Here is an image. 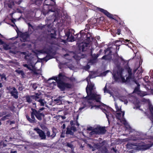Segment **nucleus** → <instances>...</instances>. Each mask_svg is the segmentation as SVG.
I'll return each mask as SVG.
<instances>
[{"instance_id":"1","label":"nucleus","mask_w":153,"mask_h":153,"mask_svg":"<svg viewBox=\"0 0 153 153\" xmlns=\"http://www.w3.org/2000/svg\"><path fill=\"white\" fill-rule=\"evenodd\" d=\"M32 3L39 6L41 4L43 0H31ZM55 2L54 0H44L42 12L45 15L48 14L50 12H54L55 10L53 5H55Z\"/></svg>"},{"instance_id":"2","label":"nucleus","mask_w":153,"mask_h":153,"mask_svg":"<svg viewBox=\"0 0 153 153\" xmlns=\"http://www.w3.org/2000/svg\"><path fill=\"white\" fill-rule=\"evenodd\" d=\"M85 98L87 100L88 104L91 106V108L93 107L100 108H102L101 107L102 106L104 108L106 107V105L100 101L101 96L100 95L97 94L95 93L91 94V95H89L88 94V96Z\"/></svg>"},{"instance_id":"3","label":"nucleus","mask_w":153,"mask_h":153,"mask_svg":"<svg viewBox=\"0 0 153 153\" xmlns=\"http://www.w3.org/2000/svg\"><path fill=\"white\" fill-rule=\"evenodd\" d=\"M32 111L30 112L31 113V117L28 115H26V118L27 120L30 123H34L36 122V119L35 116L36 118L39 121H41L42 120V118H41L39 115L38 114L35 108H31Z\"/></svg>"},{"instance_id":"4","label":"nucleus","mask_w":153,"mask_h":153,"mask_svg":"<svg viewBox=\"0 0 153 153\" xmlns=\"http://www.w3.org/2000/svg\"><path fill=\"white\" fill-rule=\"evenodd\" d=\"M85 39H82V41H83L85 42H86L85 44V45L82 43L81 45L79 46V50L82 51V52L85 51V47L87 46V45L89 44L91 41V39H92V35L91 33H88L86 35H85Z\"/></svg>"},{"instance_id":"5","label":"nucleus","mask_w":153,"mask_h":153,"mask_svg":"<svg viewBox=\"0 0 153 153\" xmlns=\"http://www.w3.org/2000/svg\"><path fill=\"white\" fill-rule=\"evenodd\" d=\"M57 86L61 91H63L67 89L71 88V85L69 83L64 82L63 81L57 83Z\"/></svg>"},{"instance_id":"6","label":"nucleus","mask_w":153,"mask_h":153,"mask_svg":"<svg viewBox=\"0 0 153 153\" xmlns=\"http://www.w3.org/2000/svg\"><path fill=\"white\" fill-rule=\"evenodd\" d=\"M106 132L105 127L100 126L93 129L92 131L90 133L91 134H104Z\"/></svg>"},{"instance_id":"7","label":"nucleus","mask_w":153,"mask_h":153,"mask_svg":"<svg viewBox=\"0 0 153 153\" xmlns=\"http://www.w3.org/2000/svg\"><path fill=\"white\" fill-rule=\"evenodd\" d=\"M118 70L117 71V74L114 73L113 74V78L115 82H119L120 80V77L122 76L123 75L124 69L122 67L117 68Z\"/></svg>"},{"instance_id":"8","label":"nucleus","mask_w":153,"mask_h":153,"mask_svg":"<svg viewBox=\"0 0 153 153\" xmlns=\"http://www.w3.org/2000/svg\"><path fill=\"white\" fill-rule=\"evenodd\" d=\"M115 60L116 65L117 68L121 67H120L121 63H122V65H123L126 64L128 66V62L124 60L122 57H119L115 59Z\"/></svg>"},{"instance_id":"9","label":"nucleus","mask_w":153,"mask_h":153,"mask_svg":"<svg viewBox=\"0 0 153 153\" xmlns=\"http://www.w3.org/2000/svg\"><path fill=\"white\" fill-rule=\"evenodd\" d=\"M47 25H39L37 27L38 29H40V30H42L44 28H45V27L46 26L48 28V29L50 27V25H51V23L52 22L53 23L55 21V19H47ZM48 31H49L48 30Z\"/></svg>"},{"instance_id":"10","label":"nucleus","mask_w":153,"mask_h":153,"mask_svg":"<svg viewBox=\"0 0 153 153\" xmlns=\"http://www.w3.org/2000/svg\"><path fill=\"white\" fill-rule=\"evenodd\" d=\"M94 84L90 82L86 88V91L87 94V96L88 94L89 95H91V94L93 93L92 91L94 90Z\"/></svg>"},{"instance_id":"11","label":"nucleus","mask_w":153,"mask_h":153,"mask_svg":"<svg viewBox=\"0 0 153 153\" xmlns=\"http://www.w3.org/2000/svg\"><path fill=\"white\" fill-rule=\"evenodd\" d=\"M98 10L99 11L103 13L108 18L113 19H115L113 17V15L108 12L107 10L100 8H98Z\"/></svg>"},{"instance_id":"12","label":"nucleus","mask_w":153,"mask_h":153,"mask_svg":"<svg viewBox=\"0 0 153 153\" xmlns=\"http://www.w3.org/2000/svg\"><path fill=\"white\" fill-rule=\"evenodd\" d=\"M128 68H126V69L128 74V76L126 77L127 80L129 81L130 79H134V74H133L132 72V70L130 68L128 67Z\"/></svg>"},{"instance_id":"13","label":"nucleus","mask_w":153,"mask_h":153,"mask_svg":"<svg viewBox=\"0 0 153 153\" xmlns=\"http://www.w3.org/2000/svg\"><path fill=\"white\" fill-rule=\"evenodd\" d=\"M86 34L84 32V31L83 30H81L79 33L77 34V36L76 37V39L79 40V41H81L82 39H85L84 35H86Z\"/></svg>"},{"instance_id":"14","label":"nucleus","mask_w":153,"mask_h":153,"mask_svg":"<svg viewBox=\"0 0 153 153\" xmlns=\"http://www.w3.org/2000/svg\"><path fill=\"white\" fill-rule=\"evenodd\" d=\"M35 130H36L38 134H39V137L42 140H45L46 139V135L44 132L42 130L39 128H35Z\"/></svg>"},{"instance_id":"15","label":"nucleus","mask_w":153,"mask_h":153,"mask_svg":"<svg viewBox=\"0 0 153 153\" xmlns=\"http://www.w3.org/2000/svg\"><path fill=\"white\" fill-rule=\"evenodd\" d=\"M33 145L36 148L47 146V144L46 143L42 142H35L33 143Z\"/></svg>"},{"instance_id":"16","label":"nucleus","mask_w":153,"mask_h":153,"mask_svg":"<svg viewBox=\"0 0 153 153\" xmlns=\"http://www.w3.org/2000/svg\"><path fill=\"white\" fill-rule=\"evenodd\" d=\"M41 95L42 94L41 93H36L34 95H31V97L32 99L38 102L39 100H41L42 98Z\"/></svg>"},{"instance_id":"17","label":"nucleus","mask_w":153,"mask_h":153,"mask_svg":"<svg viewBox=\"0 0 153 153\" xmlns=\"http://www.w3.org/2000/svg\"><path fill=\"white\" fill-rule=\"evenodd\" d=\"M10 94L11 96L15 99H17L18 98L19 93L16 88H13V91H10Z\"/></svg>"},{"instance_id":"18","label":"nucleus","mask_w":153,"mask_h":153,"mask_svg":"<svg viewBox=\"0 0 153 153\" xmlns=\"http://www.w3.org/2000/svg\"><path fill=\"white\" fill-rule=\"evenodd\" d=\"M45 108L44 107H42L40 108L38 110H36V111L38 114L39 115V116L41 118H42V117H44L45 116V114L43 113H41V111L45 109Z\"/></svg>"},{"instance_id":"19","label":"nucleus","mask_w":153,"mask_h":153,"mask_svg":"<svg viewBox=\"0 0 153 153\" xmlns=\"http://www.w3.org/2000/svg\"><path fill=\"white\" fill-rule=\"evenodd\" d=\"M65 75H63L62 73H59L58 76V80L57 82H62L63 81L64 77H65Z\"/></svg>"},{"instance_id":"20","label":"nucleus","mask_w":153,"mask_h":153,"mask_svg":"<svg viewBox=\"0 0 153 153\" xmlns=\"http://www.w3.org/2000/svg\"><path fill=\"white\" fill-rule=\"evenodd\" d=\"M15 88L14 87L11 86H7L6 87V90L7 91V93L8 94L10 93V91H12L13 90V88Z\"/></svg>"},{"instance_id":"21","label":"nucleus","mask_w":153,"mask_h":153,"mask_svg":"<svg viewBox=\"0 0 153 153\" xmlns=\"http://www.w3.org/2000/svg\"><path fill=\"white\" fill-rule=\"evenodd\" d=\"M53 58V56L51 55H48L44 58L42 59H41L43 60L44 61L47 62L48 60L51 59Z\"/></svg>"},{"instance_id":"22","label":"nucleus","mask_w":153,"mask_h":153,"mask_svg":"<svg viewBox=\"0 0 153 153\" xmlns=\"http://www.w3.org/2000/svg\"><path fill=\"white\" fill-rule=\"evenodd\" d=\"M29 36L28 34L26 33H22L21 34V37L23 38L24 42L26 41L27 39Z\"/></svg>"},{"instance_id":"23","label":"nucleus","mask_w":153,"mask_h":153,"mask_svg":"<svg viewBox=\"0 0 153 153\" xmlns=\"http://www.w3.org/2000/svg\"><path fill=\"white\" fill-rule=\"evenodd\" d=\"M67 130L66 134H70L73 135L74 134V132L72 131L70 127H67L66 128Z\"/></svg>"},{"instance_id":"24","label":"nucleus","mask_w":153,"mask_h":153,"mask_svg":"<svg viewBox=\"0 0 153 153\" xmlns=\"http://www.w3.org/2000/svg\"><path fill=\"white\" fill-rule=\"evenodd\" d=\"M25 98L26 100V102L29 103H30L32 102V100L31 99V96L26 95L25 96Z\"/></svg>"},{"instance_id":"25","label":"nucleus","mask_w":153,"mask_h":153,"mask_svg":"<svg viewBox=\"0 0 153 153\" xmlns=\"http://www.w3.org/2000/svg\"><path fill=\"white\" fill-rule=\"evenodd\" d=\"M53 31L54 33H51L48 35V36L50 37L51 38H56V32L55 30H52Z\"/></svg>"},{"instance_id":"26","label":"nucleus","mask_w":153,"mask_h":153,"mask_svg":"<svg viewBox=\"0 0 153 153\" xmlns=\"http://www.w3.org/2000/svg\"><path fill=\"white\" fill-rule=\"evenodd\" d=\"M10 114H8L6 115L5 116H3L0 120V121H3L5 120L8 119L9 118H8V117H10Z\"/></svg>"},{"instance_id":"27","label":"nucleus","mask_w":153,"mask_h":153,"mask_svg":"<svg viewBox=\"0 0 153 153\" xmlns=\"http://www.w3.org/2000/svg\"><path fill=\"white\" fill-rule=\"evenodd\" d=\"M38 102L40 103V105L41 106H44L46 103L45 100L43 99L42 98L41 100H39Z\"/></svg>"},{"instance_id":"28","label":"nucleus","mask_w":153,"mask_h":153,"mask_svg":"<svg viewBox=\"0 0 153 153\" xmlns=\"http://www.w3.org/2000/svg\"><path fill=\"white\" fill-rule=\"evenodd\" d=\"M52 132L53 133L51 135V137H52V138H53L54 137L56 134V128L53 127L52 128Z\"/></svg>"},{"instance_id":"29","label":"nucleus","mask_w":153,"mask_h":153,"mask_svg":"<svg viewBox=\"0 0 153 153\" xmlns=\"http://www.w3.org/2000/svg\"><path fill=\"white\" fill-rule=\"evenodd\" d=\"M102 59L105 60H110L111 59V57L108 55H105L102 57Z\"/></svg>"},{"instance_id":"30","label":"nucleus","mask_w":153,"mask_h":153,"mask_svg":"<svg viewBox=\"0 0 153 153\" xmlns=\"http://www.w3.org/2000/svg\"><path fill=\"white\" fill-rule=\"evenodd\" d=\"M15 72L19 74H20L23 77L25 75V74L22 70H16Z\"/></svg>"},{"instance_id":"31","label":"nucleus","mask_w":153,"mask_h":153,"mask_svg":"<svg viewBox=\"0 0 153 153\" xmlns=\"http://www.w3.org/2000/svg\"><path fill=\"white\" fill-rule=\"evenodd\" d=\"M51 52L52 51L51 50L48 48L46 49L45 51H43V53H46L48 55H50Z\"/></svg>"},{"instance_id":"32","label":"nucleus","mask_w":153,"mask_h":153,"mask_svg":"<svg viewBox=\"0 0 153 153\" xmlns=\"http://www.w3.org/2000/svg\"><path fill=\"white\" fill-rule=\"evenodd\" d=\"M74 37L71 34V36L69 37V38L67 39L68 41L69 42H72L74 41Z\"/></svg>"},{"instance_id":"33","label":"nucleus","mask_w":153,"mask_h":153,"mask_svg":"<svg viewBox=\"0 0 153 153\" xmlns=\"http://www.w3.org/2000/svg\"><path fill=\"white\" fill-rule=\"evenodd\" d=\"M120 79H121L122 82V83H124L126 82L127 81H128V80H127V79H125V78L123 76H122L120 77Z\"/></svg>"},{"instance_id":"34","label":"nucleus","mask_w":153,"mask_h":153,"mask_svg":"<svg viewBox=\"0 0 153 153\" xmlns=\"http://www.w3.org/2000/svg\"><path fill=\"white\" fill-rule=\"evenodd\" d=\"M140 85H138V86H137L135 88L134 91V92L136 93L140 91L139 90L140 88Z\"/></svg>"},{"instance_id":"35","label":"nucleus","mask_w":153,"mask_h":153,"mask_svg":"<svg viewBox=\"0 0 153 153\" xmlns=\"http://www.w3.org/2000/svg\"><path fill=\"white\" fill-rule=\"evenodd\" d=\"M78 117H79L78 115H77L76 116V118H74V121L76 122V125H77L78 126H79V123L77 121V120L78 119Z\"/></svg>"},{"instance_id":"36","label":"nucleus","mask_w":153,"mask_h":153,"mask_svg":"<svg viewBox=\"0 0 153 153\" xmlns=\"http://www.w3.org/2000/svg\"><path fill=\"white\" fill-rule=\"evenodd\" d=\"M121 32V30L120 29H118L117 30V31H115V34L114 35L113 34V36L114 37L115 36H116V34H117L118 35H119Z\"/></svg>"},{"instance_id":"37","label":"nucleus","mask_w":153,"mask_h":153,"mask_svg":"<svg viewBox=\"0 0 153 153\" xmlns=\"http://www.w3.org/2000/svg\"><path fill=\"white\" fill-rule=\"evenodd\" d=\"M120 42V41L118 40H116L115 42V45L116 46V49L117 50V49L118 51H119V46L120 45L116 44V43L117 42Z\"/></svg>"},{"instance_id":"38","label":"nucleus","mask_w":153,"mask_h":153,"mask_svg":"<svg viewBox=\"0 0 153 153\" xmlns=\"http://www.w3.org/2000/svg\"><path fill=\"white\" fill-rule=\"evenodd\" d=\"M121 116V113H117L116 115V118L118 120L120 119V117Z\"/></svg>"},{"instance_id":"39","label":"nucleus","mask_w":153,"mask_h":153,"mask_svg":"<svg viewBox=\"0 0 153 153\" xmlns=\"http://www.w3.org/2000/svg\"><path fill=\"white\" fill-rule=\"evenodd\" d=\"M71 33L70 31H68L65 33V36L67 37V39L68 38H69V37L70 36Z\"/></svg>"},{"instance_id":"40","label":"nucleus","mask_w":153,"mask_h":153,"mask_svg":"<svg viewBox=\"0 0 153 153\" xmlns=\"http://www.w3.org/2000/svg\"><path fill=\"white\" fill-rule=\"evenodd\" d=\"M51 79L54 80H55L56 81V82H57V80H58V76H53L52 78H49L48 79V81H49Z\"/></svg>"},{"instance_id":"41","label":"nucleus","mask_w":153,"mask_h":153,"mask_svg":"<svg viewBox=\"0 0 153 153\" xmlns=\"http://www.w3.org/2000/svg\"><path fill=\"white\" fill-rule=\"evenodd\" d=\"M99 54H96L95 53H94V54L93 55H92V57L94 59H96L99 56Z\"/></svg>"},{"instance_id":"42","label":"nucleus","mask_w":153,"mask_h":153,"mask_svg":"<svg viewBox=\"0 0 153 153\" xmlns=\"http://www.w3.org/2000/svg\"><path fill=\"white\" fill-rule=\"evenodd\" d=\"M23 66L24 67L27 68L28 69L30 70H32V69L30 66H29L27 64H25L23 65Z\"/></svg>"},{"instance_id":"43","label":"nucleus","mask_w":153,"mask_h":153,"mask_svg":"<svg viewBox=\"0 0 153 153\" xmlns=\"http://www.w3.org/2000/svg\"><path fill=\"white\" fill-rule=\"evenodd\" d=\"M66 146L71 148H72L73 146V145L72 144L69 143H67Z\"/></svg>"},{"instance_id":"44","label":"nucleus","mask_w":153,"mask_h":153,"mask_svg":"<svg viewBox=\"0 0 153 153\" xmlns=\"http://www.w3.org/2000/svg\"><path fill=\"white\" fill-rule=\"evenodd\" d=\"M1 79L2 81L4 79V80H6V78L4 74H2V76H1Z\"/></svg>"},{"instance_id":"45","label":"nucleus","mask_w":153,"mask_h":153,"mask_svg":"<svg viewBox=\"0 0 153 153\" xmlns=\"http://www.w3.org/2000/svg\"><path fill=\"white\" fill-rule=\"evenodd\" d=\"M72 131H73L74 132L76 131V128L74 126H72L70 127Z\"/></svg>"},{"instance_id":"46","label":"nucleus","mask_w":153,"mask_h":153,"mask_svg":"<svg viewBox=\"0 0 153 153\" xmlns=\"http://www.w3.org/2000/svg\"><path fill=\"white\" fill-rule=\"evenodd\" d=\"M28 27V30L30 29V28L31 27L33 29H34V27L30 23H27Z\"/></svg>"},{"instance_id":"47","label":"nucleus","mask_w":153,"mask_h":153,"mask_svg":"<svg viewBox=\"0 0 153 153\" xmlns=\"http://www.w3.org/2000/svg\"><path fill=\"white\" fill-rule=\"evenodd\" d=\"M17 150L14 149H11L10 153H17Z\"/></svg>"},{"instance_id":"48","label":"nucleus","mask_w":153,"mask_h":153,"mask_svg":"<svg viewBox=\"0 0 153 153\" xmlns=\"http://www.w3.org/2000/svg\"><path fill=\"white\" fill-rule=\"evenodd\" d=\"M90 68V66L89 65H86L84 66V69H85V70H88Z\"/></svg>"},{"instance_id":"49","label":"nucleus","mask_w":153,"mask_h":153,"mask_svg":"<svg viewBox=\"0 0 153 153\" xmlns=\"http://www.w3.org/2000/svg\"><path fill=\"white\" fill-rule=\"evenodd\" d=\"M6 114V112L3 111L0 112V117H3V116Z\"/></svg>"},{"instance_id":"50","label":"nucleus","mask_w":153,"mask_h":153,"mask_svg":"<svg viewBox=\"0 0 153 153\" xmlns=\"http://www.w3.org/2000/svg\"><path fill=\"white\" fill-rule=\"evenodd\" d=\"M149 109L150 110V111L152 113L153 112V106H152V105H149Z\"/></svg>"},{"instance_id":"51","label":"nucleus","mask_w":153,"mask_h":153,"mask_svg":"<svg viewBox=\"0 0 153 153\" xmlns=\"http://www.w3.org/2000/svg\"><path fill=\"white\" fill-rule=\"evenodd\" d=\"M90 29V25L88 24H86L85 26V30H88Z\"/></svg>"},{"instance_id":"52","label":"nucleus","mask_w":153,"mask_h":153,"mask_svg":"<svg viewBox=\"0 0 153 153\" xmlns=\"http://www.w3.org/2000/svg\"><path fill=\"white\" fill-rule=\"evenodd\" d=\"M38 86L36 83H34L32 85V87L34 90H36Z\"/></svg>"},{"instance_id":"53","label":"nucleus","mask_w":153,"mask_h":153,"mask_svg":"<svg viewBox=\"0 0 153 153\" xmlns=\"http://www.w3.org/2000/svg\"><path fill=\"white\" fill-rule=\"evenodd\" d=\"M89 147L91 149L92 151H94L95 149V148L93 147L92 146H91V145H89Z\"/></svg>"},{"instance_id":"54","label":"nucleus","mask_w":153,"mask_h":153,"mask_svg":"<svg viewBox=\"0 0 153 153\" xmlns=\"http://www.w3.org/2000/svg\"><path fill=\"white\" fill-rule=\"evenodd\" d=\"M47 136L48 137H51V133L50 131L48 130L47 131V133H46Z\"/></svg>"},{"instance_id":"55","label":"nucleus","mask_w":153,"mask_h":153,"mask_svg":"<svg viewBox=\"0 0 153 153\" xmlns=\"http://www.w3.org/2000/svg\"><path fill=\"white\" fill-rule=\"evenodd\" d=\"M7 122L9 123L10 122V125H11L12 124H14L15 123V121H10L8 120L7 121Z\"/></svg>"},{"instance_id":"56","label":"nucleus","mask_w":153,"mask_h":153,"mask_svg":"<svg viewBox=\"0 0 153 153\" xmlns=\"http://www.w3.org/2000/svg\"><path fill=\"white\" fill-rule=\"evenodd\" d=\"M115 106L117 111H121V109L119 108L117 106V105L116 104H115Z\"/></svg>"},{"instance_id":"57","label":"nucleus","mask_w":153,"mask_h":153,"mask_svg":"<svg viewBox=\"0 0 153 153\" xmlns=\"http://www.w3.org/2000/svg\"><path fill=\"white\" fill-rule=\"evenodd\" d=\"M24 88L23 86H19L18 88V89L21 91H22L24 89Z\"/></svg>"},{"instance_id":"58","label":"nucleus","mask_w":153,"mask_h":153,"mask_svg":"<svg viewBox=\"0 0 153 153\" xmlns=\"http://www.w3.org/2000/svg\"><path fill=\"white\" fill-rule=\"evenodd\" d=\"M30 56V55L28 54H26L25 56V57H24V58L26 60H27L28 59V58H27V57H29Z\"/></svg>"},{"instance_id":"59","label":"nucleus","mask_w":153,"mask_h":153,"mask_svg":"<svg viewBox=\"0 0 153 153\" xmlns=\"http://www.w3.org/2000/svg\"><path fill=\"white\" fill-rule=\"evenodd\" d=\"M102 108V110L106 114V117H107V115L106 113V112H107V111L106 110L105 108Z\"/></svg>"},{"instance_id":"60","label":"nucleus","mask_w":153,"mask_h":153,"mask_svg":"<svg viewBox=\"0 0 153 153\" xmlns=\"http://www.w3.org/2000/svg\"><path fill=\"white\" fill-rule=\"evenodd\" d=\"M87 130L88 131H92V130H93V129H92V127H88V128H87Z\"/></svg>"},{"instance_id":"61","label":"nucleus","mask_w":153,"mask_h":153,"mask_svg":"<svg viewBox=\"0 0 153 153\" xmlns=\"http://www.w3.org/2000/svg\"><path fill=\"white\" fill-rule=\"evenodd\" d=\"M61 128L63 129H65V124H63L62 126H61Z\"/></svg>"},{"instance_id":"62","label":"nucleus","mask_w":153,"mask_h":153,"mask_svg":"<svg viewBox=\"0 0 153 153\" xmlns=\"http://www.w3.org/2000/svg\"><path fill=\"white\" fill-rule=\"evenodd\" d=\"M11 21L13 23L15 24V22L16 21V19H12L11 20Z\"/></svg>"},{"instance_id":"63","label":"nucleus","mask_w":153,"mask_h":153,"mask_svg":"<svg viewBox=\"0 0 153 153\" xmlns=\"http://www.w3.org/2000/svg\"><path fill=\"white\" fill-rule=\"evenodd\" d=\"M60 137H65V134H62V133H61L60 135Z\"/></svg>"},{"instance_id":"64","label":"nucleus","mask_w":153,"mask_h":153,"mask_svg":"<svg viewBox=\"0 0 153 153\" xmlns=\"http://www.w3.org/2000/svg\"><path fill=\"white\" fill-rule=\"evenodd\" d=\"M21 53L22 54H23L24 55H25L26 54V52H22Z\"/></svg>"}]
</instances>
